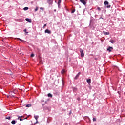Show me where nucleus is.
<instances>
[{
  "instance_id": "1",
  "label": "nucleus",
  "mask_w": 125,
  "mask_h": 125,
  "mask_svg": "<svg viewBox=\"0 0 125 125\" xmlns=\"http://www.w3.org/2000/svg\"><path fill=\"white\" fill-rule=\"evenodd\" d=\"M41 104H42L44 110H47V99H46V96L41 100Z\"/></svg>"
},
{
  "instance_id": "2",
  "label": "nucleus",
  "mask_w": 125,
  "mask_h": 125,
  "mask_svg": "<svg viewBox=\"0 0 125 125\" xmlns=\"http://www.w3.org/2000/svg\"><path fill=\"white\" fill-rule=\"evenodd\" d=\"M104 5H105V6H106V7L107 8H110V7H111V5H109L108 1H104Z\"/></svg>"
},
{
  "instance_id": "3",
  "label": "nucleus",
  "mask_w": 125,
  "mask_h": 125,
  "mask_svg": "<svg viewBox=\"0 0 125 125\" xmlns=\"http://www.w3.org/2000/svg\"><path fill=\"white\" fill-rule=\"evenodd\" d=\"M80 52L81 53V57H84V53H83V50L82 49H80Z\"/></svg>"
},
{
  "instance_id": "4",
  "label": "nucleus",
  "mask_w": 125,
  "mask_h": 125,
  "mask_svg": "<svg viewBox=\"0 0 125 125\" xmlns=\"http://www.w3.org/2000/svg\"><path fill=\"white\" fill-rule=\"evenodd\" d=\"M25 20L27 21V22H28V23H32V19H31L26 18Z\"/></svg>"
},
{
  "instance_id": "5",
  "label": "nucleus",
  "mask_w": 125,
  "mask_h": 125,
  "mask_svg": "<svg viewBox=\"0 0 125 125\" xmlns=\"http://www.w3.org/2000/svg\"><path fill=\"white\" fill-rule=\"evenodd\" d=\"M80 2L83 3V4H84V5H85L86 4V2L84 0H80Z\"/></svg>"
},
{
  "instance_id": "6",
  "label": "nucleus",
  "mask_w": 125,
  "mask_h": 125,
  "mask_svg": "<svg viewBox=\"0 0 125 125\" xmlns=\"http://www.w3.org/2000/svg\"><path fill=\"white\" fill-rule=\"evenodd\" d=\"M80 74H81V72H79L78 73V74L74 78V80H78V79H79V77H80Z\"/></svg>"
},
{
  "instance_id": "7",
  "label": "nucleus",
  "mask_w": 125,
  "mask_h": 125,
  "mask_svg": "<svg viewBox=\"0 0 125 125\" xmlns=\"http://www.w3.org/2000/svg\"><path fill=\"white\" fill-rule=\"evenodd\" d=\"M18 120H20L21 122H22V121H23V119L21 118H23V116H18Z\"/></svg>"
},
{
  "instance_id": "8",
  "label": "nucleus",
  "mask_w": 125,
  "mask_h": 125,
  "mask_svg": "<svg viewBox=\"0 0 125 125\" xmlns=\"http://www.w3.org/2000/svg\"><path fill=\"white\" fill-rule=\"evenodd\" d=\"M107 50L108 51H109V52H111V51H112V50H113V47H109L107 49Z\"/></svg>"
},
{
  "instance_id": "9",
  "label": "nucleus",
  "mask_w": 125,
  "mask_h": 125,
  "mask_svg": "<svg viewBox=\"0 0 125 125\" xmlns=\"http://www.w3.org/2000/svg\"><path fill=\"white\" fill-rule=\"evenodd\" d=\"M48 2L49 4H52L53 3V0H48Z\"/></svg>"
},
{
  "instance_id": "10",
  "label": "nucleus",
  "mask_w": 125,
  "mask_h": 125,
  "mask_svg": "<svg viewBox=\"0 0 125 125\" xmlns=\"http://www.w3.org/2000/svg\"><path fill=\"white\" fill-rule=\"evenodd\" d=\"M16 123H17V121H16L15 120H13L11 122L12 125H15L16 124Z\"/></svg>"
},
{
  "instance_id": "11",
  "label": "nucleus",
  "mask_w": 125,
  "mask_h": 125,
  "mask_svg": "<svg viewBox=\"0 0 125 125\" xmlns=\"http://www.w3.org/2000/svg\"><path fill=\"white\" fill-rule=\"evenodd\" d=\"M103 34L104 35H107V36H108V35H110V33L109 32H107L106 31H103Z\"/></svg>"
},
{
  "instance_id": "12",
  "label": "nucleus",
  "mask_w": 125,
  "mask_h": 125,
  "mask_svg": "<svg viewBox=\"0 0 125 125\" xmlns=\"http://www.w3.org/2000/svg\"><path fill=\"white\" fill-rule=\"evenodd\" d=\"M17 40H18V41H20L21 42H26V41H25L24 40H23L20 38H17Z\"/></svg>"
},
{
  "instance_id": "13",
  "label": "nucleus",
  "mask_w": 125,
  "mask_h": 125,
  "mask_svg": "<svg viewBox=\"0 0 125 125\" xmlns=\"http://www.w3.org/2000/svg\"><path fill=\"white\" fill-rule=\"evenodd\" d=\"M87 83H88L89 84L91 83V79H87Z\"/></svg>"
},
{
  "instance_id": "14",
  "label": "nucleus",
  "mask_w": 125,
  "mask_h": 125,
  "mask_svg": "<svg viewBox=\"0 0 125 125\" xmlns=\"http://www.w3.org/2000/svg\"><path fill=\"white\" fill-rule=\"evenodd\" d=\"M34 118L35 119L36 121H37L38 119H39L38 115H34Z\"/></svg>"
},
{
  "instance_id": "15",
  "label": "nucleus",
  "mask_w": 125,
  "mask_h": 125,
  "mask_svg": "<svg viewBox=\"0 0 125 125\" xmlns=\"http://www.w3.org/2000/svg\"><path fill=\"white\" fill-rule=\"evenodd\" d=\"M28 9H29V7H25L23 8V10H24L25 11L28 10Z\"/></svg>"
},
{
  "instance_id": "16",
  "label": "nucleus",
  "mask_w": 125,
  "mask_h": 125,
  "mask_svg": "<svg viewBox=\"0 0 125 125\" xmlns=\"http://www.w3.org/2000/svg\"><path fill=\"white\" fill-rule=\"evenodd\" d=\"M11 118H12L11 116H7V117H6V119L7 120H10L11 119Z\"/></svg>"
},
{
  "instance_id": "17",
  "label": "nucleus",
  "mask_w": 125,
  "mask_h": 125,
  "mask_svg": "<svg viewBox=\"0 0 125 125\" xmlns=\"http://www.w3.org/2000/svg\"><path fill=\"white\" fill-rule=\"evenodd\" d=\"M25 107L29 108V107H31V104H28L26 105Z\"/></svg>"
},
{
  "instance_id": "18",
  "label": "nucleus",
  "mask_w": 125,
  "mask_h": 125,
  "mask_svg": "<svg viewBox=\"0 0 125 125\" xmlns=\"http://www.w3.org/2000/svg\"><path fill=\"white\" fill-rule=\"evenodd\" d=\"M65 70H64V69H62V71H61V73H62V75L63 74H64V73H65Z\"/></svg>"
},
{
  "instance_id": "19",
  "label": "nucleus",
  "mask_w": 125,
  "mask_h": 125,
  "mask_svg": "<svg viewBox=\"0 0 125 125\" xmlns=\"http://www.w3.org/2000/svg\"><path fill=\"white\" fill-rule=\"evenodd\" d=\"M48 97H52V94L49 93L48 94Z\"/></svg>"
},
{
  "instance_id": "20",
  "label": "nucleus",
  "mask_w": 125,
  "mask_h": 125,
  "mask_svg": "<svg viewBox=\"0 0 125 125\" xmlns=\"http://www.w3.org/2000/svg\"><path fill=\"white\" fill-rule=\"evenodd\" d=\"M60 3H61V0H59L58 3L59 6H60Z\"/></svg>"
},
{
  "instance_id": "21",
  "label": "nucleus",
  "mask_w": 125,
  "mask_h": 125,
  "mask_svg": "<svg viewBox=\"0 0 125 125\" xmlns=\"http://www.w3.org/2000/svg\"><path fill=\"white\" fill-rule=\"evenodd\" d=\"M30 57H34V56H35V54L34 53H32L30 55Z\"/></svg>"
},
{
  "instance_id": "22",
  "label": "nucleus",
  "mask_w": 125,
  "mask_h": 125,
  "mask_svg": "<svg viewBox=\"0 0 125 125\" xmlns=\"http://www.w3.org/2000/svg\"><path fill=\"white\" fill-rule=\"evenodd\" d=\"M110 42H111V43H114V42H115V41L114 40H110Z\"/></svg>"
},
{
  "instance_id": "23",
  "label": "nucleus",
  "mask_w": 125,
  "mask_h": 125,
  "mask_svg": "<svg viewBox=\"0 0 125 125\" xmlns=\"http://www.w3.org/2000/svg\"><path fill=\"white\" fill-rule=\"evenodd\" d=\"M39 9V8L38 7H36V8L35 9V11H38Z\"/></svg>"
},
{
  "instance_id": "24",
  "label": "nucleus",
  "mask_w": 125,
  "mask_h": 125,
  "mask_svg": "<svg viewBox=\"0 0 125 125\" xmlns=\"http://www.w3.org/2000/svg\"><path fill=\"white\" fill-rule=\"evenodd\" d=\"M97 9H98V10H99V11H101V8H100V7H97Z\"/></svg>"
},
{
  "instance_id": "25",
  "label": "nucleus",
  "mask_w": 125,
  "mask_h": 125,
  "mask_svg": "<svg viewBox=\"0 0 125 125\" xmlns=\"http://www.w3.org/2000/svg\"><path fill=\"white\" fill-rule=\"evenodd\" d=\"M47 34H51V31L50 30H47Z\"/></svg>"
},
{
  "instance_id": "26",
  "label": "nucleus",
  "mask_w": 125,
  "mask_h": 125,
  "mask_svg": "<svg viewBox=\"0 0 125 125\" xmlns=\"http://www.w3.org/2000/svg\"><path fill=\"white\" fill-rule=\"evenodd\" d=\"M93 122H96V118H93Z\"/></svg>"
},
{
  "instance_id": "27",
  "label": "nucleus",
  "mask_w": 125,
  "mask_h": 125,
  "mask_svg": "<svg viewBox=\"0 0 125 125\" xmlns=\"http://www.w3.org/2000/svg\"><path fill=\"white\" fill-rule=\"evenodd\" d=\"M46 25H47V24H45L44 25V26H43V28L44 29V28H45V27H46Z\"/></svg>"
},
{
  "instance_id": "28",
  "label": "nucleus",
  "mask_w": 125,
  "mask_h": 125,
  "mask_svg": "<svg viewBox=\"0 0 125 125\" xmlns=\"http://www.w3.org/2000/svg\"><path fill=\"white\" fill-rule=\"evenodd\" d=\"M75 11H76V10L73 9V10L71 11V13H74V12H75Z\"/></svg>"
},
{
  "instance_id": "29",
  "label": "nucleus",
  "mask_w": 125,
  "mask_h": 125,
  "mask_svg": "<svg viewBox=\"0 0 125 125\" xmlns=\"http://www.w3.org/2000/svg\"><path fill=\"white\" fill-rule=\"evenodd\" d=\"M24 32H25L26 33H28V32H27V29H25L24 30Z\"/></svg>"
},
{
  "instance_id": "30",
  "label": "nucleus",
  "mask_w": 125,
  "mask_h": 125,
  "mask_svg": "<svg viewBox=\"0 0 125 125\" xmlns=\"http://www.w3.org/2000/svg\"><path fill=\"white\" fill-rule=\"evenodd\" d=\"M77 100H78V101H80V100H81V98H77Z\"/></svg>"
},
{
  "instance_id": "31",
  "label": "nucleus",
  "mask_w": 125,
  "mask_h": 125,
  "mask_svg": "<svg viewBox=\"0 0 125 125\" xmlns=\"http://www.w3.org/2000/svg\"><path fill=\"white\" fill-rule=\"evenodd\" d=\"M45 33H47V29L45 30Z\"/></svg>"
},
{
  "instance_id": "32",
  "label": "nucleus",
  "mask_w": 125,
  "mask_h": 125,
  "mask_svg": "<svg viewBox=\"0 0 125 125\" xmlns=\"http://www.w3.org/2000/svg\"><path fill=\"white\" fill-rule=\"evenodd\" d=\"M38 120H36V122L35 123H34V124L36 125V124H38Z\"/></svg>"
},
{
  "instance_id": "33",
  "label": "nucleus",
  "mask_w": 125,
  "mask_h": 125,
  "mask_svg": "<svg viewBox=\"0 0 125 125\" xmlns=\"http://www.w3.org/2000/svg\"><path fill=\"white\" fill-rule=\"evenodd\" d=\"M40 9H41V10H43V8L41 7V8H40Z\"/></svg>"
},
{
  "instance_id": "34",
  "label": "nucleus",
  "mask_w": 125,
  "mask_h": 125,
  "mask_svg": "<svg viewBox=\"0 0 125 125\" xmlns=\"http://www.w3.org/2000/svg\"><path fill=\"white\" fill-rule=\"evenodd\" d=\"M11 93H14V92H11Z\"/></svg>"
},
{
  "instance_id": "35",
  "label": "nucleus",
  "mask_w": 125,
  "mask_h": 125,
  "mask_svg": "<svg viewBox=\"0 0 125 125\" xmlns=\"http://www.w3.org/2000/svg\"><path fill=\"white\" fill-rule=\"evenodd\" d=\"M9 71H10V72H11V73H12V72H11V70H10Z\"/></svg>"
}]
</instances>
